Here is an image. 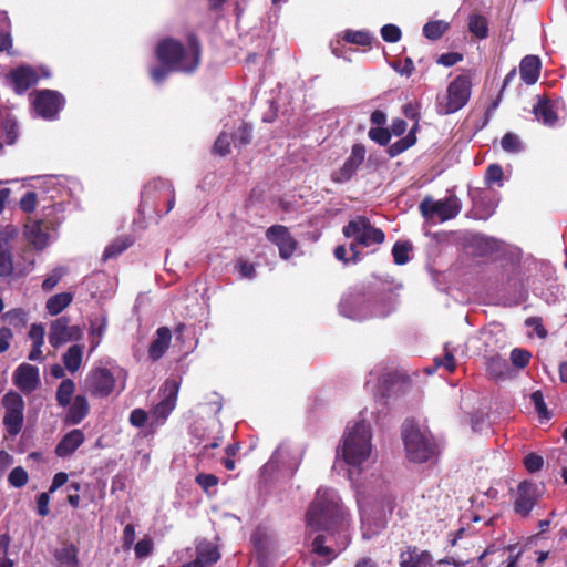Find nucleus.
Segmentation results:
<instances>
[{
  "label": "nucleus",
  "instance_id": "a211bd4d",
  "mask_svg": "<svg viewBox=\"0 0 567 567\" xmlns=\"http://www.w3.org/2000/svg\"><path fill=\"white\" fill-rule=\"evenodd\" d=\"M40 382L39 369L29 363L20 364L13 373V383L24 393L33 392Z\"/></svg>",
  "mask_w": 567,
  "mask_h": 567
},
{
  "label": "nucleus",
  "instance_id": "680f3d73",
  "mask_svg": "<svg viewBox=\"0 0 567 567\" xmlns=\"http://www.w3.org/2000/svg\"><path fill=\"white\" fill-rule=\"evenodd\" d=\"M148 414L143 409H134L130 414V423L135 427H142L146 424Z\"/></svg>",
  "mask_w": 567,
  "mask_h": 567
},
{
  "label": "nucleus",
  "instance_id": "6ab92c4d",
  "mask_svg": "<svg viewBox=\"0 0 567 567\" xmlns=\"http://www.w3.org/2000/svg\"><path fill=\"white\" fill-rule=\"evenodd\" d=\"M155 192H161L162 196L166 198V209L163 214H168L175 205L174 187L163 179L153 181L142 193V205L147 204V202L154 197Z\"/></svg>",
  "mask_w": 567,
  "mask_h": 567
},
{
  "label": "nucleus",
  "instance_id": "20e7f679",
  "mask_svg": "<svg viewBox=\"0 0 567 567\" xmlns=\"http://www.w3.org/2000/svg\"><path fill=\"white\" fill-rule=\"evenodd\" d=\"M402 440L406 457L414 463H425L437 453L435 442L424 434L412 420L402 425Z\"/></svg>",
  "mask_w": 567,
  "mask_h": 567
},
{
  "label": "nucleus",
  "instance_id": "9d476101",
  "mask_svg": "<svg viewBox=\"0 0 567 567\" xmlns=\"http://www.w3.org/2000/svg\"><path fill=\"white\" fill-rule=\"evenodd\" d=\"M64 105L65 99L58 91L44 89L35 91L33 94V110L44 120H54Z\"/></svg>",
  "mask_w": 567,
  "mask_h": 567
},
{
  "label": "nucleus",
  "instance_id": "7c9ffc66",
  "mask_svg": "<svg viewBox=\"0 0 567 567\" xmlns=\"http://www.w3.org/2000/svg\"><path fill=\"white\" fill-rule=\"evenodd\" d=\"M1 319L8 326L22 330L28 324V312L22 308H14L4 312Z\"/></svg>",
  "mask_w": 567,
  "mask_h": 567
},
{
  "label": "nucleus",
  "instance_id": "c9c22d12",
  "mask_svg": "<svg viewBox=\"0 0 567 567\" xmlns=\"http://www.w3.org/2000/svg\"><path fill=\"white\" fill-rule=\"evenodd\" d=\"M55 558L60 565L66 567H78V548L74 544H69L63 548L56 550Z\"/></svg>",
  "mask_w": 567,
  "mask_h": 567
},
{
  "label": "nucleus",
  "instance_id": "864d4df0",
  "mask_svg": "<svg viewBox=\"0 0 567 567\" xmlns=\"http://www.w3.org/2000/svg\"><path fill=\"white\" fill-rule=\"evenodd\" d=\"M381 37L385 42L395 43L401 37V29L395 24H385L381 28Z\"/></svg>",
  "mask_w": 567,
  "mask_h": 567
},
{
  "label": "nucleus",
  "instance_id": "39448f33",
  "mask_svg": "<svg viewBox=\"0 0 567 567\" xmlns=\"http://www.w3.org/2000/svg\"><path fill=\"white\" fill-rule=\"evenodd\" d=\"M472 80L468 74L457 75L437 97L436 109L440 114L449 115L463 109L471 99Z\"/></svg>",
  "mask_w": 567,
  "mask_h": 567
},
{
  "label": "nucleus",
  "instance_id": "49530a36",
  "mask_svg": "<svg viewBox=\"0 0 567 567\" xmlns=\"http://www.w3.org/2000/svg\"><path fill=\"white\" fill-rule=\"evenodd\" d=\"M29 475L22 466L14 467L8 476V482L16 488H21L27 485Z\"/></svg>",
  "mask_w": 567,
  "mask_h": 567
},
{
  "label": "nucleus",
  "instance_id": "a19ab883",
  "mask_svg": "<svg viewBox=\"0 0 567 567\" xmlns=\"http://www.w3.org/2000/svg\"><path fill=\"white\" fill-rule=\"evenodd\" d=\"M412 244L410 241H396L392 247L393 260L396 265H405L410 260Z\"/></svg>",
  "mask_w": 567,
  "mask_h": 567
},
{
  "label": "nucleus",
  "instance_id": "7ed1b4c3",
  "mask_svg": "<svg viewBox=\"0 0 567 567\" xmlns=\"http://www.w3.org/2000/svg\"><path fill=\"white\" fill-rule=\"evenodd\" d=\"M371 429L365 421H359L348 427L343 435L342 457L351 466H359L367 461L371 454Z\"/></svg>",
  "mask_w": 567,
  "mask_h": 567
},
{
  "label": "nucleus",
  "instance_id": "dca6fc26",
  "mask_svg": "<svg viewBox=\"0 0 567 567\" xmlns=\"http://www.w3.org/2000/svg\"><path fill=\"white\" fill-rule=\"evenodd\" d=\"M179 383L174 379H168L162 386L164 399L155 405L152 411L157 420L165 421L176 406Z\"/></svg>",
  "mask_w": 567,
  "mask_h": 567
},
{
  "label": "nucleus",
  "instance_id": "5fc2aeb1",
  "mask_svg": "<svg viewBox=\"0 0 567 567\" xmlns=\"http://www.w3.org/2000/svg\"><path fill=\"white\" fill-rule=\"evenodd\" d=\"M38 196L35 192H27L19 202V207L24 213H33L37 208Z\"/></svg>",
  "mask_w": 567,
  "mask_h": 567
},
{
  "label": "nucleus",
  "instance_id": "f257e3e1",
  "mask_svg": "<svg viewBox=\"0 0 567 567\" xmlns=\"http://www.w3.org/2000/svg\"><path fill=\"white\" fill-rule=\"evenodd\" d=\"M200 43L195 35H189L187 48L172 38L158 42L155 55L159 64L150 69L154 83L161 84L173 72H194L200 63Z\"/></svg>",
  "mask_w": 567,
  "mask_h": 567
},
{
  "label": "nucleus",
  "instance_id": "4d7b16f0",
  "mask_svg": "<svg viewBox=\"0 0 567 567\" xmlns=\"http://www.w3.org/2000/svg\"><path fill=\"white\" fill-rule=\"evenodd\" d=\"M195 482L205 491L217 486L219 478L214 474L200 473L195 477Z\"/></svg>",
  "mask_w": 567,
  "mask_h": 567
},
{
  "label": "nucleus",
  "instance_id": "5701e85b",
  "mask_svg": "<svg viewBox=\"0 0 567 567\" xmlns=\"http://www.w3.org/2000/svg\"><path fill=\"white\" fill-rule=\"evenodd\" d=\"M468 247L478 257L491 256L501 249V241L484 235H474L470 239Z\"/></svg>",
  "mask_w": 567,
  "mask_h": 567
},
{
  "label": "nucleus",
  "instance_id": "4c0bfd02",
  "mask_svg": "<svg viewBox=\"0 0 567 567\" xmlns=\"http://www.w3.org/2000/svg\"><path fill=\"white\" fill-rule=\"evenodd\" d=\"M220 558V554L215 546H209L197 551V556L194 563L198 567H208L217 563Z\"/></svg>",
  "mask_w": 567,
  "mask_h": 567
},
{
  "label": "nucleus",
  "instance_id": "c03bdc74",
  "mask_svg": "<svg viewBox=\"0 0 567 567\" xmlns=\"http://www.w3.org/2000/svg\"><path fill=\"white\" fill-rule=\"evenodd\" d=\"M530 400L534 404L535 411L538 414L539 421L543 422L549 420L550 414L544 401L543 393L539 390L533 392L530 395Z\"/></svg>",
  "mask_w": 567,
  "mask_h": 567
},
{
  "label": "nucleus",
  "instance_id": "a878e982",
  "mask_svg": "<svg viewBox=\"0 0 567 567\" xmlns=\"http://www.w3.org/2000/svg\"><path fill=\"white\" fill-rule=\"evenodd\" d=\"M542 69L540 59L537 55H526L520 61L519 72L522 80L527 85H533L538 81Z\"/></svg>",
  "mask_w": 567,
  "mask_h": 567
},
{
  "label": "nucleus",
  "instance_id": "69168bd1",
  "mask_svg": "<svg viewBox=\"0 0 567 567\" xmlns=\"http://www.w3.org/2000/svg\"><path fill=\"white\" fill-rule=\"evenodd\" d=\"M44 334H45L44 327L40 323L39 324L33 323L29 330V338L31 339L32 344H35L38 342L40 344H43L44 343Z\"/></svg>",
  "mask_w": 567,
  "mask_h": 567
},
{
  "label": "nucleus",
  "instance_id": "6e6d98bb",
  "mask_svg": "<svg viewBox=\"0 0 567 567\" xmlns=\"http://www.w3.org/2000/svg\"><path fill=\"white\" fill-rule=\"evenodd\" d=\"M544 460L537 453H529L524 457V466L529 473H536L542 470Z\"/></svg>",
  "mask_w": 567,
  "mask_h": 567
},
{
  "label": "nucleus",
  "instance_id": "8fccbe9b",
  "mask_svg": "<svg viewBox=\"0 0 567 567\" xmlns=\"http://www.w3.org/2000/svg\"><path fill=\"white\" fill-rule=\"evenodd\" d=\"M368 136L379 145L385 146L391 140V132L385 127H371L369 130Z\"/></svg>",
  "mask_w": 567,
  "mask_h": 567
},
{
  "label": "nucleus",
  "instance_id": "603ef678",
  "mask_svg": "<svg viewBox=\"0 0 567 567\" xmlns=\"http://www.w3.org/2000/svg\"><path fill=\"white\" fill-rule=\"evenodd\" d=\"M502 147L508 153H517L522 150V143L518 136L514 133H506L501 141Z\"/></svg>",
  "mask_w": 567,
  "mask_h": 567
},
{
  "label": "nucleus",
  "instance_id": "f3484780",
  "mask_svg": "<svg viewBox=\"0 0 567 567\" xmlns=\"http://www.w3.org/2000/svg\"><path fill=\"white\" fill-rule=\"evenodd\" d=\"M7 81L17 94H23L38 83L39 76L32 66L20 65L9 72Z\"/></svg>",
  "mask_w": 567,
  "mask_h": 567
},
{
  "label": "nucleus",
  "instance_id": "a18cd8bd",
  "mask_svg": "<svg viewBox=\"0 0 567 567\" xmlns=\"http://www.w3.org/2000/svg\"><path fill=\"white\" fill-rule=\"evenodd\" d=\"M503 177L504 172L502 166L499 164H491L486 168L484 181L486 186L491 187L495 183L502 185Z\"/></svg>",
  "mask_w": 567,
  "mask_h": 567
},
{
  "label": "nucleus",
  "instance_id": "f03ea898",
  "mask_svg": "<svg viewBox=\"0 0 567 567\" xmlns=\"http://www.w3.org/2000/svg\"><path fill=\"white\" fill-rule=\"evenodd\" d=\"M348 514L333 489L320 487L306 513V523L315 532L346 530Z\"/></svg>",
  "mask_w": 567,
  "mask_h": 567
},
{
  "label": "nucleus",
  "instance_id": "473e14b6",
  "mask_svg": "<svg viewBox=\"0 0 567 567\" xmlns=\"http://www.w3.org/2000/svg\"><path fill=\"white\" fill-rule=\"evenodd\" d=\"M72 302V295L69 292H61L50 297L47 301L45 308L51 316H56L62 312Z\"/></svg>",
  "mask_w": 567,
  "mask_h": 567
},
{
  "label": "nucleus",
  "instance_id": "0eeeda50",
  "mask_svg": "<svg viewBox=\"0 0 567 567\" xmlns=\"http://www.w3.org/2000/svg\"><path fill=\"white\" fill-rule=\"evenodd\" d=\"M342 234L346 238L357 240L363 247H369L373 244L380 245L385 239L383 230L374 227L364 216H357L350 220L343 226Z\"/></svg>",
  "mask_w": 567,
  "mask_h": 567
},
{
  "label": "nucleus",
  "instance_id": "37998d69",
  "mask_svg": "<svg viewBox=\"0 0 567 567\" xmlns=\"http://www.w3.org/2000/svg\"><path fill=\"white\" fill-rule=\"evenodd\" d=\"M516 78V69H512L505 76L504 81H503V86L497 95V97L487 106L486 109V112H485V117H486V121L489 120V117L492 116V114L496 111V109L498 107L499 103H501V100H502V96H503V92L504 90L506 89L507 85H509V83Z\"/></svg>",
  "mask_w": 567,
  "mask_h": 567
},
{
  "label": "nucleus",
  "instance_id": "bf43d9fd",
  "mask_svg": "<svg viewBox=\"0 0 567 567\" xmlns=\"http://www.w3.org/2000/svg\"><path fill=\"white\" fill-rule=\"evenodd\" d=\"M134 550H135V556L137 558L147 557L153 550V540L148 537H145V538L138 540L135 544Z\"/></svg>",
  "mask_w": 567,
  "mask_h": 567
},
{
  "label": "nucleus",
  "instance_id": "6e6552de",
  "mask_svg": "<svg viewBox=\"0 0 567 567\" xmlns=\"http://www.w3.org/2000/svg\"><path fill=\"white\" fill-rule=\"evenodd\" d=\"M419 209L425 219H432L436 216L441 221H446L460 214L462 204L457 196L453 194L440 200H433L430 196H426L420 203Z\"/></svg>",
  "mask_w": 567,
  "mask_h": 567
},
{
  "label": "nucleus",
  "instance_id": "e2e57ef3",
  "mask_svg": "<svg viewBox=\"0 0 567 567\" xmlns=\"http://www.w3.org/2000/svg\"><path fill=\"white\" fill-rule=\"evenodd\" d=\"M106 324H107L106 318H102L100 320V322H92L91 323L90 334L92 337H95V336L97 337L96 341H92V348H95L100 343V339L104 334V331L106 329Z\"/></svg>",
  "mask_w": 567,
  "mask_h": 567
},
{
  "label": "nucleus",
  "instance_id": "c756f323",
  "mask_svg": "<svg viewBox=\"0 0 567 567\" xmlns=\"http://www.w3.org/2000/svg\"><path fill=\"white\" fill-rule=\"evenodd\" d=\"M83 347L79 344L71 346L62 357L64 368L71 372H76L82 363Z\"/></svg>",
  "mask_w": 567,
  "mask_h": 567
},
{
  "label": "nucleus",
  "instance_id": "13d9d810",
  "mask_svg": "<svg viewBox=\"0 0 567 567\" xmlns=\"http://www.w3.org/2000/svg\"><path fill=\"white\" fill-rule=\"evenodd\" d=\"M326 537L323 535H318L312 540V551L321 557H329L332 555L333 550L324 545Z\"/></svg>",
  "mask_w": 567,
  "mask_h": 567
},
{
  "label": "nucleus",
  "instance_id": "2f4dec72",
  "mask_svg": "<svg viewBox=\"0 0 567 567\" xmlns=\"http://www.w3.org/2000/svg\"><path fill=\"white\" fill-rule=\"evenodd\" d=\"M416 127L417 124L414 125V127L408 133V135H405L404 137L400 138L399 141L394 142L389 146L388 154L390 157L399 156L400 154H402L416 143Z\"/></svg>",
  "mask_w": 567,
  "mask_h": 567
},
{
  "label": "nucleus",
  "instance_id": "9b49d317",
  "mask_svg": "<svg viewBox=\"0 0 567 567\" xmlns=\"http://www.w3.org/2000/svg\"><path fill=\"white\" fill-rule=\"evenodd\" d=\"M542 494L536 483L523 481L518 484L514 496V513L522 518H527L536 506Z\"/></svg>",
  "mask_w": 567,
  "mask_h": 567
},
{
  "label": "nucleus",
  "instance_id": "774afa93",
  "mask_svg": "<svg viewBox=\"0 0 567 567\" xmlns=\"http://www.w3.org/2000/svg\"><path fill=\"white\" fill-rule=\"evenodd\" d=\"M13 333L9 327L0 328V353L6 352L10 347Z\"/></svg>",
  "mask_w": 567,
  "mask_h": 567
},
{
  "label": "nucleus",
  "instance_id": "423d86ee",
  "mask_svg": "<svg viewBox=\"0 0 567 567\" xmlns=\"http://www.w3.org/2000/svg\"><path fill=\"white\" fill-rule=\"evenodd\" d=\"M60 212H62V205L53 204L42 209V218L28 217L24 225V236L35 249L42 250L48 245L49 235L45 230L55 228L58 221L51 219V216Z\"/></svg>",
  "mask_w": 567,
  "mask_h": 567
},
{
  "label": "nucleus",
  "instance_id": "ddd939ff",
  "mask_svg": "<svg viewBox=\"0 0 567 567\" xmlns=\"http://www.w3.org/2000/svg\"><path fill=\"white\" fill-rule=\"evenodd\" d=\"M365 146L361 143H355L351 147L349 157L344 161L341 167L331 173V181L336 184H344L355 175L359 167L365 159Z\"/></svg>",
  "mask_w": 567,
  "mask_h": 567
},
{
  "label": "nucleus",
  "instance_id": "393cba45",
  "mask_svg": "<svg viewBox=\"0 0 567 567\" xmlns=\"http://www.w3.org/2000/svg\"><path fill=\"white\" fill-rule=\"evenodd\" d=\"M172 340V332L168 327H159L156 336L148 348V357L153 361L159 360L168 349Z\"/></svg>",
  "mask_w": 567,
  "mask_h": 567
},
{
  "label": "nucleus",
  "instance_id": "e433bc0d",
  "mask_svg": "<svg viewBox=\"0 0 567 567\" xmlns=\"http://www.w3.org/2000/svg\"><path fill=\"white\" fill-rule=\"evenodd\" d=\"M450 24L443 20L429 21L423 27V35L432 41L439 40L449 30Z\"/></svg>",
  "mask_w": 567,
  "mask_h": 567
},
{
  "label": "nucleus",
  "instance_id": "052dcab7",
  "mask_svg": "<svg viewBox=\"0 0 567 567\" xmlns=\"http://www.w3.org/2000/svg\"><path fill=\"white\" fill-rule=\"evenodd\" d=\"M550 524H551L550 519L539 520L537 524L538 533H536L535 535H533L528 538V544L537 546L540 540L545 539L544 534L549 529Z\"/></svg>",
  "mask_w": 567,
  "mask_h": 567
},
{
  "label": "nucleus",
  "instance_id": "cd10ccee",
  "mask_svg": "<svg viewBox=\"0 0 567 567\" xmlns=\"http://www.w3.org/2000/svg\"><path fill=\"white\" fill-rule=\"evenodd\" d=\"M485 369L491 378L495 380L504 379L509 371L508 362L499 354L486 357Z\"/></svg>",
  "mask_w": 567,
  "mask_h": 567
},
{
  "label": "nucleus",
  "instance_id": "72a5a7b5",
  "mask_svg": "<svg viewBox=\"0 0 567 567\" xmlns=\"http://www.w3.org/2000/svg\"><path fill=\"white\" fill-rule=\"evenodd\" d=\"M468 30L477 39L483 40L488 37V22L482 14H472L468 18Z\"/></svg>",
  "mask_w": 567,
  "mask_h": 567
},
{
  "label": "nucleus",
  "instance_id": "2eb2a0df",
  "mask_svg": "<svg viewBox=\"0 0 567 567\" xmlns=\"http://www.w3.org/2000/svg\"><path fill=\"white\" fill-rule=\"evenodd\" d=\"M266 238L278 247L279 256L285 260L289 259L298 247V241L290 234L288 227L284 225L270 226L266 230Z\"/></svg>",
  "mask_w": 567,
  "mask_h": 567
},
{
  "label": "nucleus",
  "instance_id": "09e8293b",
  "mask_svg": "<svg viewBox=\"0 0 567 567\" xmlns=\"http://www.w3.org/2000/svg\"><path fill=\"white\" fill-rule=\"evenodd\" d=\"M231 136L223 132L218 135L214 144V153L226 156L230 153Z\"/></svg>",
  "mask_w": 567,
  "mask_h": 567
},
{
  "label": "nucleus",
  "instance_id": "f704fd0d",
  "mask_svg": "<svg viewBox=\"0 0 567 567\" xmlns=\"http://www.w3.org/2000/svg\"><path fill=\"white\" fill-rule=\"evenodd\" d=\"M75 383L71 379H64L58 386L55 399L60 406L65 408L72 402Z\"/></svg>",
  "mask_w": 567,
  "mask_h": 567
},
{
  "label": "nucleus",
  "instance_id": "3c124183",
  "mask_svg": "<svg viewBox=\"0 0 567 567\" xmlns=\"http://www.w3.org/2000/svg\"><path fill=\"white\" fill-rule=\"evenodd\" d=\"M532 354L525 349L515 348L511 352L512 363L517 368H525L529 364Z\"/></svg>",
  "mask_w": 567,
  "mask_h": 567
},
{
  "label": "nucleus",
  "instance_id": "bb28decb",
  "mask_svg": "<svg viewBox=\"0 0 567 567\" xmlns=\"http://www.w3.org/2000/svg\"><path fill=\"white\" fill-rule=\"evenodd\" d=\"M251 543L256 550L257 559L264 561L270 555L271 538L265 528L258 527L251 535Z\"/></svg>",
  "mask_w": 567,
  "mask_h": 567
},
{
  "label": "nucleus",
  "instance_id": "ea45409f",
  "mask_svg": "<svg viewBox=\"0 0 567 567\" xmlns=\"http://www.w3.org/2000/svg\"><path fill=\"white\" fill-rule=\"evenodd\" d=\"M0 128L4 135L6 143L12 145L18 140V124L14 117L7 115L0 123Z\"/></svg>",
  "mask_w": 567,
  "mask_h": 567
},
{
  "label": "nucleus",
  "instance_id": "412c9836",
  "mask_svg": "<svg viewBox=\"0 0 567 567\" xmlns=\"http://www.w3.org/2000/svg\"><path fill=\"white\" fill-rule=\"evenodd\" d=\"M90 413V404L84 395H75L62 420L65 426L80 424Z\"/></svg>",
  "mask_w": 567,
  "mask_h": 567
},
{
  "label": "nucleus",
  "instance_id": "c85d7f7f",
  "mask_svg": "<svg viewBox=\"0 0 567 567\" xmlns=\"http://www.w3.org/2000/svg\"><path fill=\"white\" fill-rule=\"evenodd\" d=\"M534 114L539 122L548 126H553L558 120L554 106L548 100H540L534 106Z\"/></svg>",
  "mask_w": 567,
  "mask_h": 567
},
{
  "label": "nucleus",
  "instance_id": "aec40b11",
  "mask_svg": "<svg viewBox=\"0 0 567 567\" xmlns=\"http://www.w3.org/2000/svg\"><path fill=\"white\" fill-rule=\"evenodd\" d=\"M85 441L84 432L74 429L65 433L55 446V454L59 457H70Z\"/></svg>",
  "mask_w": 567,
  "mask_h": 567
},
{
  "label": "nucleus",
  "instance_id": "79ce46f5",
  "mask_svg": "<svg viewBox=\"0 0 567 567\" xmlns=\"http://www.w3.org/2000/svg\"><path fill=\"white\" fill-rule=\"evenodd\" d=\"M132 241L128 238H117L111 245H109L103 251V259H112L120 256L123 251H125Z\"/></svg>",
  "mask_w": 567,
  "mask_h": 567
},
{
  "label": "nucleus",
  "instance_id": "de8ad7c7",
  "mask_svg": "<svg viewBox=\"0 0 567 567\" xmlns=\"http://www.w3.org/2000/svg\"><path fill=\"white\" fill-rule=\"evenodd\" d=\"M444 354L442 357L434 358L435 368H444L447 372H454L456 368L455 358L451 351L447 350V347L444 348Z\"/></svg>",
  "mask_w": 567,
  "mask_h": 567
},
{
  "label": "nucleus",
  "instance_id": "b1692460",
  "mask_svg": "<svg viewBox=\"0 0 567 567\" xmlns=\"http://www.w3.org/2000/svg\"><path fill=\"white\" fill-rule=\"evenodd\" d=\"M13 247L9 234L0 231V277H9L13 272Z\"/></svg>",
  "mask_w": 567,
  "mask_h": 567
},
{
  "label": "nucleus",
  "instance_id": "0e129e2a",
  "mask_svg": "<svg viewBox=\"0 0 567 567\" xmlns=\"http://www.w3.org/2000/svg\"><path fill=\"white\" fill-rule=\"evenodd\" d=\"M463 58V54L458 52L443 53L439 56L437 63L450 68L461 62Z\"/></svg>",
  "mask_w": 567,
  "mask_h": 567
},
{
  "label": "nucleus",
  "instance_id": "4468645a",
  "mask_svg": "<svg viewBox=\"0 0 567 567\" xmlns=\"http://www.w3.org/2000/svg\"><path fill=\"white\" fill-rule=\"evenodd\" d=\"M81 338V328L70 326V319L65 316L58 318L50 324L49 343L55 349L69 341H78Z\"/></svg>",
  "mask_w": 567,
  "mask_h": 567
},
{
  "label": "nucleus",
  "instance_id": "338daca9",
  "mask_svg": "<svg viewBox=\"0 0 567 567\" xmlns=\"http://www.w3.org/2000/svg\"><path fill=\"white\" fill-rule=\"evenodd\" d=\"M49 493L43 492L37 496V511L40 516L45 517L49 515Z\"/></svg>",
  "mask_w": 567,
  "mask_h": 567
},
{
  "label": "nucleus",
  "instance_id": "4be33fe9",
  "mask_svg": "<svg viewBox=\"0 0 567 567\" xmlns=\"http://www.w3.org/2000/svg\"><path fill=\"white\" fill-rule=\"evenodd\" d=\"M433 558L430 551H419L416 546H408L405 551L400 554V567H427Z\"/></svg>",
  "mask_w": 567,
  "mask_h": 567
},
{
  "label": "nucleus",
  "instance_id": "f8f14e48",
  "mask_svg": "<svg viewBox=\"0 0 567 567\" xmlns=\"http://www.w3.org/2000/svg\"><path fill=\"white\" fill-rule=\"evenodd\" d=\"M115 388V378L107 368H94L85 378V390L92 396L106 398Z\"/></svg>",
  "mask_w": 567,
  "mask_h": 567
},
{
  "label": "nucleus",
  "instance_id": "58836bf2",
  "mask_svg": "<svg viewBox=\"0 0 567 567\" xmlns=\"http://www.w3.org/2000/svg\"><path fill=\"white\" fill-rule=\"evenodd\" d=\"M342 40L347 43H352L361 47H370L373 37L368 31L347 30L343 33Z\"/></svg>",
  "mask_w": 567,
  "mask_h": 567
},
{
  "label": "nucleus",
  "instance_id": "1a4fd4ad",
  "mask_svg": "<svg viewBox=\"0 0 567 567\" xmlns=\"http://www.w3.org/2000/svg\"><path fill=\"white\" fill-rule=\"evenodd\" d=\"M2 405L4 408L3 425L6 426L8 434L14 437L23 427V398L18 392L9 391L2 398Z\"/></svg>",
  "mask_w": 567,
  "mask_h": 567
}]
</instances>
